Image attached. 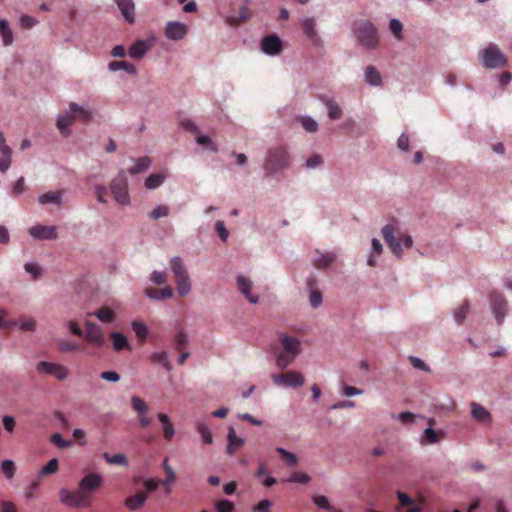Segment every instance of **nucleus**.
Listing matches in <instances>:
<instances>
[{"mask_svg":"<svg viewBox=\"0 0 512 512\" xmlns=\"http://www.w3.org/2000/svg\"><path fill=\"white\" fill-rule=\"evenodd\" d=\"M278 339L279 346L273 348V352H275V363L279 369L284 370L291 366L300 354V340L286 333L279 334Z\"/></svg>","mask_w":512,"mask_h":512,"instance_id":"obj_1","label":"nucleus"},{"mask_svg":"<svg viewBox=\"0 0 512 512\" xmlns=\"http://www.w3.org/2000/svg\"><path fill=\"white\" fill-rule=\"evenodd\" d=\"M291 166V156L283 145H277L269 148L266 154V161L262 164V169L269 176H276Z\"/></svg>","mask_w":512,"mask_h":512,"instance_id":"obj_2","label":"nucleus"},{"mask_svg":"<svg viewBox=\"0 0 512 512\" xmlns=\"http://www.w3.org/2000/svg\"><path fill=\"white\" fill-rule=\"evenodd\" d=\"M358 45L366 51H375L379 46V34L376 26L369 20H359L352 27Z\"/></svg>","mask_w":512,"mask_h":512,"instance_id":"obj_3","label":"nucleus"},{"mask_svg":"<svg viewBox=\"0 0 512 512\" xmlns=\"http://www.w3.org/2000/svg\"><path fill=\"white\" fill-rule=\"evenodd\" d=\"M381 235L387 244L388 250L398 259L403 257V248H411L412 237L409 234L399 235L396 237V229L393 224H386L381 228Z\"/></svg>","mask_w":512,"mask_h":512,"instance_id":"obj_4","label":"nucleus"},{"mask_svg":"<svg viewBox=\"0 0 512 512\" xmlns=\"http://www.w3.org/2000/svg\"><path fill=\"white\" fill-rule=\"evenodd\" d=\"M171 273L174 275V283L178 287V294L181 297L188 296L191 292V280L189 279L188 270L180 256H173L170 259Z\"/></svg>","mask_w":512,"mask_h":512,"instance_id":"obj_5","label":"nucleus"},{"mask_svg":"<svg viewBox=\"0 0 512 512\" xmlns=\"http://www.w3.org/2000/svg\"><path fill=\"white\" fill-rule=\"evenodd\" d=\"M483 67L490 70H498L506 66L508 60L495 43H490L478 54Z\"/></svg>","mask_w":512,"mask_h":512,"instance_id":"obj_6","label":"nucleus"},{"mask_svg":"<svg viewBox=\"0 0 512 512\" xmlns=\"http://www.w3.org/2000/svg\"><path fill=\"white\" fill-rule=\"evenodd\" d=\"M109 188H111L112 196L118 204L123 206L130 204V196L127 192V177L124 170L119 171L117 176L112 179Z\"/></svg>","mask_w":512,"mask_h":512,"instance_id":"obj_7","label":"nucleus"},{"mask_svg":"<svg viewBox=\"0 0 512 512\" xmlns=\"http://www.w3.org/2000/svg\"><path fill=\"white\" fill-rule=\"evenodd\" d=\"M36 371L41 375H50L58 381H65L68 378V368L60 363L39 361L36 364Z\"/></svg>","mask_w":512,"mask_h":512,"instance_id":"obj_8","label":"nucleus"},{"mask_svg":"<svg viewBox=\"0 0 512 512\" xmlns=\"http://www.w3.org/2000/svg\"><path fill=\"white\" fill-rule=\"evenodd\" d=\"M272 381L276 386L284 388H299L305 382L303 375L297 370L290 371L286 374H272Z\"/></svg>","mask_w":512,"mask_h":512,"instance_id":"obj_9","label":"nucleus"},{"mask_svg":"<svg viewBox=\"0 0 512 512\" xmlns=\"http://www.w3.org/2000/svg\"><path fill=\"white\" fill-rule=\"evenodd\" d=\"M83 325H85V331H83L82 337H85L88 343L96 347H103L104 336L101 327L90 320H85V322H83Z\"/></svg>","mask_w":512,"mask_h":512,"instance_id":"obj_10","label":"nucleus"},{"mask_svg":"<svg viewBox=\"0 0 512 512\" xmlns=\"http://www.w3.org/2000/svg\"><path fill=\"white\" fill-rule=\"evenodd\" d=\"M300 27L306 36V39L310 40L311 44L322 47L323 40L317 32V21L314 17H305L300 21Z\"/></svg>","mask_w":512,"mask_h":512,"instance_id":"obj_11","label":"nucleus"},{"mask_svg":"<svg viewBox=\"0 0 512 512\" xmlns=\"http://www.w3.org/2000/svg\"><path fill=\"white\" fill-rule=\"evenodd\" d=\"M235 283H237L238 292L246 298L247 302L252 305L259 303V295L251 292L253 282H251L250 278L245 275L238 274L237 277H235Z\"/></svg>","mask_w":512,"mask_h":512,"instance_id":"obj_12","label":"nucleus"},{"mask_svg":"<svg viewBox=\"0 0 512 512\" xmlns=\"http://www.w3.org/2000/svg\"><path fill=\"white\" fill-rule=\"evenodd\" d=\"M103 484V476L100 473H89L79 481V493L90 494Z\"/></svg>","mask_w":512,"mask_h":512,"instance_id":"obj_13","label":"nucleus"},{"mask_svg":"<svg viewBox=\"0 0 512 512\" xmlns=\"http://www.w3.org/2000/svg\"><path fill=\"white\" fill-rule=\"evenodd\" d=\"M261 52L275 57L282 52V40L275 34H268L261 39Z\"/></svg>","mask_w":512,"mask_h":512,"instance_id":"obj_14","label":"nucleus"},{"mask_svg":"<svg viewBox=\"0 0 512 512\" xmlns=\"http://www.w3.org/2000/svg\"><path fill=\"white\" fill-rule=\"evenodd\" d=\"M490 308H492L493 316H495L496 323L501 324L505 315L508 312V302L502 295L492 293L490 297Z\"/></svg>","mask_w":512,"mask_h":512,"instance_id":"obj_15","label":"nucleus"},{"mask_svg":"<svg viewBox=\"0 0 512 512\" xmlns=\"http://www.w3.org/2000/svg\"><path fill=\"white\" fill-rule=\"evenodd\" d=\"M86 495L87 494H82L80 492L75 494L65 488H62L61 491H59V499H61V503L67 507H87L86 500H84Z\"/></svg>","mask_w":512,"mask_h":512,"instance_id":"obj_16","label":"nucleus"},{"mask_svg":"<svg viewBox=\"0 0 512 512\" xmlns=\"http://www.w3.org/2000/svg\"><path fill=\"white\" fill-rule=\"evenodd\" d=\"M152 46L153 38L150 40L136 39L127 49V55L135 60H141Z\"/></svg>","mask_w":512,"mask_h":512,"instance_id":"obj_17","label":"nucleus"},{"mask_svg":"<svg viewBox=\"0 0 512 512\" xmlns=\"http://www.w3.org/2000/svg\"><path fill=\"white\" fill-rule=\"evenodd\" d=\"M187 32L185 23L181 21H168L165 26V37L170 41H181Z\"/></svg>","mask_w":512,"mask_h":512,"instance_id":"obj_18","label":"nucleus"},{"mask_svg":"<svg viewBox=\"0 0 512 512\" xmlns=\"http://www.w3.org/2000/svg\"><path fill=\"white\" fill-rule=\"evenodd\" d=\"M320 102H322L323 106H325L326 114H328V119L331 121H337L341 119L343 116V108L339 106L336 100L328 95L319 96Z\"/></svg>","mask_w":512,"mask_h":512,"instance_id":"obj_19","label":"nucleus"},{"mask_svg":"<svg viewBox=\"0 0 512 512\" xmlns=\"http://www.w3.org/2000/svg\"><path fill=\"white\" fill-rule=\"evenodd\" d=\"M29 235L35 240H54L57 238L55 226L34 225L29 228Z\"/></svg>","mask_w":512,"mask_h":512,"instance_id":"obj_20","label":"nucleus"},{"mask_svg":"<svg viewBox=\"0 0 512 512\" xmlns=\"http://www.w3.org/2000/svg\"><path fill=\"white\" fill-rule=\"evenodd\" d=\"M305 283L306 289L310 291V297H308V303H310V307L313 309L319 308L323 303V296L317 288V279L314 276H308Z\"/></svg>","mask_w":512,"mask_h":512,"instance_id":"obj_21","label":"nucleus"},{"mask_svg":"<svg viewBox=\"0 0 512 512\" xmlns=\"http://www.w3.org/2000/svg\"><path fill=\"white\" fill-rule=\"evenodd\" d=\"M64 116H72L74 119H80L84 121L92 120V109L88 107H84L76 102H70L68 104V110L64 114Z\"/></svg>","mask_w":512,"mask_h":512,"instance_id":"obj_22","label":"nucleus"},{"mask_svg":"<svg viewBox=\"0 0 512 512\" xmlns=\"http://www.w3.org/2000/svg\"><path fill=\"white\" fill-rule=\"evenodd\" d=\"M114 3L117 5L118 10H120L124 21L133 24L135 22V4L133 0H114Z\"/></svg>","mask_w":512,"mask_h":512,"instance_id":"obj_23","label":"nucleus"},{"mask_svg":"<svg viewBox=\"0 0 512 512\" xmlns=\"http://www.w3.org/2000/svg\"><path fill=\"white\" fill-rule=\"evenodd\" d=\"M11 149L5 142L4 133L0 131V172L5 173L10 168Z\"/></svg>","mask_w":512,"mask_h":512,"instance_id":"obj_24","label":"nucleus"},{"mask_svg":"<svg viewBox=\"0 0 512 512\" xmlns=\"http://www.w3.org/2000/svg\"><path fill=\"white\" fill-rule=\"evenodd\" d=\"M228 445H226V453L228 455H234L236 450L241 448L244 445V438L237 435L235 433V429L233 427H229L228 429Z\"/></svg>","mask_w":512,"mask_h":512,"instance_id":"obj_25","label":"nucleus"},{"mask_svg":"<svg viewBox=\"0 0 512 512\" xmlns=\"http://www.w3.org/2000/svg\"><path fill=\"white\" fill-rule=\"evenodd\" d=\"M63 191H47L38 197L39 205H62Z\"/></svg>","mask_w":512,"mask_h":512,"instance_id":"obj_26","label":"nucleus"},{"mask_svg":"<svg viewBox=\"0 0 512 512\" xmlns=\"http://www.w3.org/2000/svg\"><path fill=\"white\" fill-rule=\"evenodd\" d=\"M364 82L375 88L382 86V77L374 66L364 68Z\"/></svg>","mask_w":512,"mask_h":512,"instance_id":"obj_27","label":"nucleus"},{"mask_svg":"<svg viewBox=\"0 0 512 512\" xmlns=\"http://www.w3.org/2000/svg\"><path fill=\"white\" fill-rule=\"evenodd\" d=\"M146 296L153 301L161 302L172 297V290L168 286L161 289L150 288L146 290Z\"/></svg>","mask_w":512,"mask_h":512,"instance_id":"obj_28","label":"nucleus"},{"mask_svg":"<svg viewBox=\"0 0 512 512\" xmlns=\"http://www.w3.org/2000/svg\"><path fill=\"white\" fill-rule=\"evenodd\" d=\"M316 253L317 255L313 258V265L318 269L329 267L336 259V255L333 252L320 253V251H316Z\"/></svg>","mask_w":512,"mask_h":512,"instance_id":"obj_29","label":"nucleus"},{"mask_svg":"<svg viewBox=\"0 0 512 512\" xmlns=\"http://www.w3.org/2000/svg\"><path fill=\"white\" fill-rule=\"evenodd\" d=\"M151 166V159L147 156L139 157L134 159V165L127 170L126 173L129 175H140L147 171Z\"/></svg>","mask_w":512,"mask_h":512,"instance_id":"obj_30","label":"nucleus"},{"mask_svg":"<svg viewBox=\"0 0 512 512\" xmlns=\"http://www.w3.org/2000/svg\"><path fill=\"white\" fill-rule=\"evenodd\" d=\"M470 416L480 423L490 421V413L476 402L470 403Z\"/></svg>","mask_w":512,"mask_h":512,"instance_id":"obj_31","label":"nucleus"},{"mask_svg":"<svg viewBox=\"0 0 512 512\" xmlns=\"http://www.w3.org/2000/svg\"><path fill=\"white\" fill-rule=\"evenodd\" d=\"M146 501L147 496L145 494L135 493L124 500V506H126L129 511H136L143 507Z\"/></svg>","mask_w":512,"mask_h":512,"instance_id":"obj_32","label":"nucleus"},{"mask_svg":"<svg viewBox=\"0 0 512 512\" xmlns=\"http://www.w3.org/2000/svg\"><path fill=\"white\" fill-rule=\"evenodd\" d=\"M194 427H196L197 434L202 438V443L205 445H212V432L206 422L200 419L196 420V422H194Z\"/></svg>","mask_w":512,"mask_h":512,"instance_id":"obj_33","label":"nucleus"},{"mask_svg":"<svg viewBox=\"0 0 512 512\" xmlns=\"http://www.w3.org/2000/svg\"><path fill=\"white\" fill-rule=\"evenodd\" d=\"M0 39L1 44L10 47L13 44V31H11L9 21L0 19Z\"/></svg>","mask_w":512,"mask_h":512,"instance_id":"obj_34","label":"nucleus"},{"mask_svg":"<svg viewBox=\"0 0 512 512\" xmlns=\"http://www.w3.org/2000/svg\"><path fill=\"white\" fill-rule=\"evenodd\" d=\"M77 118H73L72 116H64L62 114L58 115L56 118V127H58L59 132L63 137H68L71 134L69 127L74 123Z\"/></svg>","mask_w":512,"mask_h":512,"instance_id":"obj_35","label":"nucleus"},{"mask_svg":"<svg viewBox=\"0 0 512 512\" xmlns=\"http://www.w3.org/2000/svg\"><path fill=\"white\" fill-rule=\"evenodd\" d=\"M150 361H152L153 364L161 365L167 372L172 370L171 363L168 359V353L166 351H154L150 353Z\"/></svg>","mask_w":512,"mask_h":512,"instance_id":"obj_36","label":"nucleus"},{"mask_svg":"<svg viewBox=\"0 0 512 512\" xmlns=\"http://www.w3.org/2000/svg\"><path fill=\"white\" fill-rule=\"evenodd\" d=\"M159 423L162 425V433H164V439L170 441L174 437V426L171 424V420L165 413L158 414Z\"/></svg>","mask_w":512,"mask_h":512,"instance_id":"obj_37","label":"nucleus"},{"mask_svg":"<svg viewBox=\"0 0 512 512\" xmlns=\"http://www.w3.org/2000/svg\"><path fill=\"white\" fill-rule=\"evenodd\" d=\"M109 72H117L122 70L126 72V74L135 75L136 68L133 64L126 61H114L108 64Z\"/></svg>","mask_w":512,"mask_h":512,"instance_id":"obj_38","label":"nucleus"},{"mask_svg":"<svg viewBox=\"0 0 512 512\" xmlns=\"http://www.w3.org/2000/svg\"><path fill=\"white\" fill-rule=\"evenodd\" d=\"M88 316H94L102 323H110L115 319V312L109 307H102L94 312L88 313Z\"/></svg>","mask_w":512,"mask_h":512,"instance_id":"obj_39","label":"nucleus"},{"mask_svg":"<svg viewBox=\"0 0 512 512\" xmlns=\"http://www.w3.org/2000/svg\"><path fill=\"white\" fill-rule=\"evenodd\" d=\"M166 175L162 173L158 174H150L149 177L144 180V187H146L147 190H154L165 182Z\"/></svg>","mask_w":512,"mask_h":512,"instance_id":"obj_40","label":"nucleus"},{"mask_svg":"<svg viewBox=\"0 0 512 512\" xmlns=\"http://www.w3.org/2000/svg\"><path fill=\"white\" fill-rule=\"evenodd\" d=\"M112 346H114L115 351H122L124 349H130V345L128 344L127 338L124 334L119 332L111 333Z\"/></svg>","mask_w":512,"mask_h":512,"instance_id":"obj_41","label":"nucleus"},{"mask_svg":"<svg viewBox=\"0 0 512 512\" xmlns=\"http://www.w3.org/2000/svg\"><path fill=\"white\" fill-rule=\"evenodd\" d=\"M403 25L402 22L399 21L397 18H392L390 21H388V31L392 33L393 37H395L396 40L402 41L403 39Z\"/></svg>","mask_w":512,"mask_h":512,"instance_id":"obj_42","label":"nucleus"},{"mask_svg":"<svg viewBox=\"0 0 512 512\" xmlns=\"http://www.w3.org/2000/svg\"><path fill=\"white\" fill-rule=\"evenodd\" d=\"M469 308V302L464 301L463 305L452 312V318H454L455 323L459 325L464 322L465 318L467 317V313H469Z\"/></svg>","mask_w":512,"mask_h":512,"instance_id":"obj_43","label":"nucleus"},{"mask_svg":"<svg viewBox=\"0 0 512 512\" xmlns=\"http://www.w3.org/2000/svg\"><path fill=\"white\" fill-rule=\"evenodd\" d=\"M299 123L302 128L308 133H315L318 130L317 121L310 116H300Z\"/></svg>","mask_w":512,"mask_h":512,"instance_id":"obj_44","label":"nucleus"},{"mask_svg":"<svg viewBox=\"0 0 512 512\" xmlns=\"http://www.w3.org/2000/svg\"><path fill=\"white\" fill-rule=\"evenodd\" d=\"M130 405L134 408L135 412L138 413V416H142L143 414H147L148 406L147 403L143 399L138 396H134L130 398Z\"/></svg>","mask_w":512,"mask_h":512,"instance_id":"obj_45","label":"nucleus"},{"mask_svg":"<svg viewBox=\"0 0 512 512\" xmlns=\"http://www.w3.org/2000/svg\"><path fill=\"white\" fill-rule=\"evenodd\" d=\"M323 162H324L323 156L315 153L312 156H310L309 158H306L305 167H306V169H309V170L320 169V167L323 166Z\"/></svg>","mask_w":512,"mask_h":512,"instance_id":"obj_46","label":"nucleus"},{"mask_svg":"<svg viewBox=\"0 0 512 512\" xmlns=\"http://www.w3.org/2000/svg\"><path fill=\"white\" fill-rule=\"evenodd\" d=\"M313 503L317 508L325 511L339 512V510L333 509L329 504V499L324 495L313 497Z\"/></svg>","mask_w":512,"mask_h":512,"instance_id":"obj_47","label":"nucleus"},{"mask_svg":"<svg viewBox=\"0 0 512 512\" xmlns=\"http://www.w3.org/2000/svg\"><path fill=\"white\" fill-rule=\"evenodd\" d=\"M103 459H105L108 464L127 466V458L124 454L109 455L108 453H105L103 454Z\"/></svg>","mask_w":512,"mask_h":512,"instance_id":"obj_48","label":"nucleus"},{"mask_svg":"<svg viewBox=\"0 0 512 512\" xmlns=\"http://www.w3.org/2000/svg\"><path fill=\"white\" fill-rule=\"evenodd\" d=\"M132 330H134V333L138 339H140L141 342L145 341L147 338V326L140 322V321H134L132 322Z\"/></svg>","mask_w":512,"mask_h":512,"instance_id":"obj_49","label":"nucleus"},{"mask_svg":"<svg viewBox=\"0 0 512 512\" xmlns=\"http://www.w3.org/2000/svg\"><path fill=\"white\" fill-rule=\"evenodd\" d=\"M276 453L280 454L282 458L285 460V464L289 467H294L297 465V457L290 453L288 450L278 447L276 448Z\"/></svg>","mask_w":512,"mask_h":512,"instance_id":"obj_50","label":"nucleus"},{"mask_svg":"<svg viewBox=\"0 0 512 512\" xmlns=\"http://www.w3.org/2000/svg\"><path fill=\"white\" fill-rule=\"evenodd\" d=\"M422 437L423 441L429 445L437 444L440 441L437 432H435L432 427L425 428V430H423Z\"/></svg>","mask_w":512,"mask_h":512,"instance_id":"obj_51","label":"nucleus"},{"mask_svg":"<svg viewBox=\"0 0 512 512\" xmlns=\"http://www.w3.org/2000/svg\"><path fill=\"white\" fill-rule=\"evenodd\" d=\"M250 18H251L250 9L247 8V6H242V7H240V10H238L237 17L229 18V23L238 24L239 21H248V20H250Z\"/></svg>","mask_w":512,"mask_h":512,"instance_id":"obj_52","label":"nucleus"},{"mask_svg":"<svg viewBox=\"0 0 512 512\" xmlns=\"http://www.w3.org/2000/svg\"><path fill=\"white\" fill-rule=\"evenodd\" d=\"M1 472L6 478L11 479L15 475V463L10 459L1 461Z\"/></svg>","mask_w":512,"mask_h":512,"instance_id":"obj_53","label":"nucleus"},{"mask_svg":"<svg viewBox=\"0 0 512 512\" xmlns=\"http://www.w3.org/2000/svg\"><path fill=\"white\" fill-rule=\"evenodd\" d=\"M12 326H19L21 331H32V330H34V327H36V324H34V321L32 319H24L19 322H17V321L8 322V327H12Z\"/></svg>","mask_w":512,"mask_h":512,"instance_id":"obj_54","label":"nucleus"},{"mask_svg":"<svg viewBox=\"0 0 512 512\" xmlns=\"http://www.w3.org/2000/svg\"><path fill=\"white\" fill-rule=\"evenodd\" d=\"M188 341V334L183 330H179V332L176 333V336H174V348H176V350H180L188 345Z\"/></svg>","mask_w":512,"mask_h":512,"instance_id":"obj_55","label":"nucleus"},{"mask_svg":"<svg viewBox=\"0 0 512 512\" xmlns=\"http://www.w3.org/2000/svg\"><path fill=\"white\" fill-rule=\"evenodd\" d=\"M408 362H410L411 366L417 370H421L425 373H430L431 368L424 363V361L416 356L408 357Z\"/></svg>","mask_w":512,"mask_h":512,"instance_id":"obj_56","label":"nucleus"},{"mask_svg":"<svg viewBox=\"0 0 512 512\" xmlns=\"http://www.w3.org/2000/svg\"><path fill=\"white\" fill-rule=\"evenodd\" d=\"M169 210L168 206L166 205H158L155 208H153L152 212H150V219L152 220H158L162 217L168 216Z\"/></svg>","mask_w":512,"mask_h":512,"instance_id":"obj_57","label":"nucleus"},{"mask_svg":"<svg viewBox=\"0 0 512 512\" xmlns=\"http://www.w3.org/2000/svg\"><path fill=\"white\" fill-rule=\"evenodd\" d=\"M214 229H216L218 238H220L222 242H227V239L229 238V231L226 229V225L224 224V222L221 220H217L216 224H214Z\"/></svg>","mask_w":512,"mask_h":512,"instance_id":"obj_58","label":"nucleus"},{"mask_svg":"<svg viewBox=\"0 0 512 512\" xmlns=\"http://www.w3.org/2000/svg\"><path fill=\"white\" fill-rule=\"evenodd\" d=\"M311 481V477L307 475L306 473H293L287 478V482L290 483H300V484H307Z\"/></svg>","mask_w":512,"mask_h":512,"instance_id":"obj_59","label":"nucleus"},{"mask_svg":"<svg viewBox=\"0 0 512 512\" xmlns=\"http://www.w3.org/2000/svg\"><path fill=\"white\" fill-rule=\"evenodd\" d=\"M59 467V462L57 459H50L47 464L44 465V467L41 468V471H39V476H45L48 474H52L57 471V468Z\"/></svg>","mask_w":512,"mask_h":512,"instance_id":"obj_60","label":"nucleus"},{"mask_svg":"<svg viewBox=\"0 0 512 512\" xmlns=\"http://www.w3.org/2000/svg\"><path fill=\"white\" fill-rule=\"evenodd\" d=\"M50 441L60 449H68L72 444L70 440L62 438L59 433L53 434L52 437H50Z\"/></svg>","mask_w":512,"mask_h":512,"instance_id":"obj_61","label":"nucleus"},{"mask_svg":"<svg viewBox=\"0 0 512 512\" xmlns=\"http://www.w3.org/2000/svg\"><path fill=\"white\" fill-rule=\"evenodd\" d=\"M167 280L168 278H166L164 271L153 270L152 274H150V281H152V283L155 285H164L166 284Z\"/></svg>","mask_w":512,"mask_h":512,"instance_id":"obj_62","label":"nucleus"},{"mask_svg":"<svg viewBox=\"0 0 512 512\" xmlns=\"http://www.w3.org/2000/svg\"><path fill=\"white\" fill-rule=\"evenodd\" d=\"M24 271L32 276L33 279H37L40 275L39 265L35 262H26V264H24Z\"/></svg>","mask_w":512,"mask_h":512,"instance_id":"obj_63","label":"nucleus"},{"mask_svg":"<svg viewBox=\"0 0 512 512\" xmlns=\"http://www.w3.org/2000/svg\"><path fill=\"white\" fill-rule=\"evenodd\" d=\"M216 512H233V503L228 499L218 500Z\"/></svg>","mask_w":512,"mask_h":512,"instance_id":"obj_64","label":"nucleus"}]
</instances>
